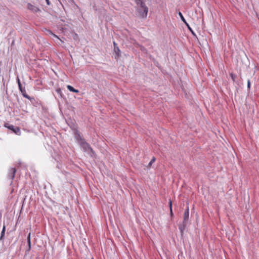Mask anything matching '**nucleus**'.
<instances>
[{
  "mask_svg": "<svg viewBox=\"0 0 259 259\" xmlns=\"http://www.w3.org/2000/svg\"><path fill=\"white\" fill-rule=\"evenodd\" d=\"M75 139L84 152H87L92 157L95 156L96 153L95 151L90 145L86 142L85 139L81 137L79 133H77L75 134Z\"/></svg>",
  "mask_w": 259,
  "mask_h": 259,
  "instance_id": "nucleus-1",
  "label": "nucleus"
},
{
  "mask_svg": "<svg viewBox=\"0 0 259 259\" xmlns=\"http://www.w3.org/2000/svg\"><path fill=\"white\" fill-rule=\"evenodd\" d=\"M5 126L9 128V130H11L15 134L17 135H20V130L19 127H15L12 124H9V123H5Z\"/></svg>",
  "mask_w": 259,
  "mask_h": 259,
  "instance_id": "nucleus-2",
  "label": "nucleus"
},
{
  "mask_svg": "<svg viewBox=\"0 0 259 259\" xmlns=\"http://www.w3.org/2000/svg\"><path fill=\"white\" fill-rule=\"evenodd\" d=\"M139 5L141 7V8L143 9V16L145 17L147 16L148 8L146 6L145 3L142 1Z\"/></svg>",
  "mask_w": 259,
  "mask_h": 259,
  "instance_id": "nucleus-3",
  "label": "nucleus"
},
{
  "mask_svg": "<svg viewBox=\"0 0 259 259\" xmlns=\"http://www.w3.org/2000/svg\"><path fill=\"white\" fill-rule=\"evenodd\" d=\"M16 172V169L15 168H11L9 169L8 177L11 180H12L14 177Z\"/></svg>",
  "mask_w": 259,
  "mask_h": 259,
  "instance_id": "nucleus-4",
  "label": "nucleus"
},
{
  "mask_svg": "<svg viewBox=\"0 0 259 259\" xmlns=\"http://www.w3.org/2000/svg\"><path fill=\"white\" fill-rule=\"evenodd\" d=\"M189 216V207L187 205V208L185 209L183 215V221L184 222H188Z\"/></svg>",
  "mask_w": 259,
  "mask_h": 259,
  "instance_id": "nucleus-5",
  "label": "nucleus"
},
{
  "mask_svg": "<svg viewBox=\"0 0 259 259\" xmlns=\"http://www.w3.org/2000/svg\"><path fill=\"white\" fill-rule=\"evenodd\" d=\"M27 8L34 13H37V12L40 11L39 8L29 3L27 5Z\"/></svg>",
  "mask_w": 259,
  "mask_h": 259,
  "instance_id": "nucleus-6",
  "label": "nucleus"
},
{
  "mask_svg": "<svg viewBox=\"0 0 259 259\" xmlns=\"http://www.w3.org/2000/svg\"><path fill=\"white\" fill-rule=\"evenodd\" d=\"M187 223L188 222H184L183 221L182 223L179 225V229L180 230L182 235L186 229Z\"/></svg>",
  "mask_w": 259,
  "mask_h": 259,
  "instance_id": "nucleus-7",
  "label": "nucleus"
},
{
  "mask_svg": "<svg viewBox=\"0 0 259 259\" xmlns=\"http://www.w3.org/2000/svg\"><path fill=\"white\" fill-rule=\"evenodd\" d=\"M114 51L116 54V56L115 57V59L116 60H118V59L120 57L121 54H120V50H119V48L118 47H116L115 48H114Z\"/></svg>",
  "mask_w": 259,
  "mask_h": 259,
  "instance_id": "nucleus-8",
  "label": "nucleus"
},
{
  "mask_svg": "<svg viewBox=\"0 0 259 259\" xmlns=\"http://www.w3.org/2000/svg\"><path fill=\"white\" fill-rule=\"evenodd\" d=\"M137 12L138 14V16H139L142 18H144V19H145L147 18V16H146L145 17L143 16V9L141 8V7L138 8L137 9Z\"/></svg>",
  "mask_w": 259,
  "mask_h": 259,
  "instance_id": "nucleus-9",
  "label": "nucleus"
},
{
  "mask_svg": "<svg viewBox=\"0 0 259 259\" xmlns=\"http://www.w3.org/2000/svg\"><path fill=\"white\" fill-rule=\"evenodd\" d=\"M30 235H31V233H29L27 236V243H28V248L26 250V251H28L30 250V249H31Z\"/></svg>",
  "mask_w": 259,
  "mask_h": 259,
  "instance_id": "nucleus-10",
  "label": "nucleus"
},
{
  "mask_svg": "<svg viewBox=\"0 0 259 259\" xmlns=\"http://www.w3.org/2000/svg\"><path fill=\"white\" fill-rule=\"evenodd\" d=\"M67 89L72 92L75 93H78L79 91L78 90L75 89L73 87H72L70 85H68L67 86Z\"/></svg>",
  "mask_w": 259,
  "mask_h": 259,
  "instance_id": "nucleus-11",
  "label": "nucleus"
},
{
  "mask_svg": "<svg viewBox=\"0 0 259 259\" xmlns=\"http://www.w3.org/2000/svg\"><path fill=\"white\" fill-rule=\"evenodd\" d=\"M22 96L25 98H29V96L26 94L25 89L24 88L22 90L20 91Z\"/></svg>",
  "mask_w": 259,
  "mask_h": 259,
  "instance_id": "nucleus-12",
  "label": "nucleus"
},
{
  "mask_svg": "<svg viewBox=\"0 0 259 259\" xmlns=\"http://www.w3.org/2000/svg\"><path fill=\"white\" fill-rule=\"evenodd\" d=\"M178 15L179 16H180L181 19L182 20V21L185 23V24H186V20H185V18L184 17L183 14H182V13L181 12H179L178 13Z\"/></svg>",
  "mask_w": 259,
  "mask_h": 259,
  "instance_id": "nucleus-13",
  "label": "nucleus"
},
{
  "mask_svg": "<svg viewBox=\"0 0 259 259\" xmlns=\"http://www.w3.org/2000/svg\"><path fill=\"white\" fill-rule=\"evenodd\" d=\"M5 234V232H4V231H2L1 232V236H0V240L2 242H4V241Z\"/></svg>",
  "mask_w": 259,
  "mask_h": 259,
  "instance_id": "nucleus-14",
  "label": "nucleus"
},
{
  "mask_svg": "<svg viewBox=\"0 0 259 259\" xmlns=\"http://www.w3.org/2000/svg\"><path fill=\"white\" fill-rule=\"evenodd\" d=\"M48 32L49 34H51L52 35H53V36H54L55 37H56L58 39H59V40H61V39L58 37V36L57 35H56V34H54L52 31L51 30H48Z\"/></svg>",
  "mask_w": 259,
  "mask_h": 259,
  "instance_id": "nucleus-15",
  "label": "nucleus"
},
{
  "mask_svg": "<svg viewBox=\"0 0 259 259\" xmlns=\"http://www.w3.org/2000/svg\"><path fill=\"white\" fill-rule=\"evenodd\" d=\"M29 98H27L28 100L30 101L31 102L33 103V101H35V99L33 97H31L29 96Z\"/></svg>",
  "mask_w": 259,
  "mask_h": 259,
  "instance_id": "nucleus-16",
  "label": "nucleus"
},
{
  "mask_svg": "<svg viewBox=\"0 0 259 259\" xmlns=\"http://www.w3.org/2000/svg\"><path fill=\"white\" fill-rule=\"evenodd\" d=\"M185 25L187 26L188 29L191 31V32H192V28L190 27V26H189V25L188 24V23L187 22H186V24H185Z\"/></svg>",
  "mask_w": 259,
  "mask_h": 259,
  "instance_id": "nucleus-17",
  "label": "nucleus"
},
{
  "mask_svg": "<svg viewBox=\"0 0 259 259\" xmlns=\"http://www.w3.org/2000/svg\"><path fill=\"white\" fill-rule=\"evenodd\" d=\"M56 92H57L58 94H59V95H61L62 91H61V90L60 89H57L56 90Z\"/></svg>",
  "mask_w": 259,
  "mask_h": 259,
  "instance_id": "nucleus-18",
  "label": "nucleus"
},
{
  "mask_svg": "<svg viewBox=\"0 0 259 259\" xmlns=\"http://www.w3.org/2000/svg\"><path fill=\"white\" fill-rule=\"evenodd\" d=\"M155 160V158L154 157H153V158L151 160L150 162L149 163V165H150L152 164V163L154 162Z\"/></svg>",
  "mask_w": 259,
  "mask_h": 259,
  "instance_id": "nucleus-19",
  "label": "nucleus"
},
{
  "mask_svg": "<svg viewBox=\"0 0 259 259\" xmlns=\"http://www.w3.org/2000/svg\"><path fill=\"white\" fill-rule=\"evenodd\" d=\"M136 4L137 5H139L140 4V3L142 1V0H135Z\"/></svg>",
  "mask_w": 259,
  "mask_h": 259,
  "instance_id": "nucleus-20",
  "label": "nucleus"
},
{
  "mask_svg": "<svg viewBox=\"0 0 259 259\" xmlns=\"http://www.w3.org/2000/svg\"><path fill=\"white\" fill-rule=\"evenodd\" d=\"M18 87H19V89L20 91L22 90V89H23L24 88H25L24 87H23L22 84H19L18 85Z\"/></svg>",
  "mask_w": 259,
  "mask_h": 259,
  "instance_id": "nucleus-21",
  "label": "nucleus"
},
{
  "mask_svg": "<svg viewBox=\"0 0 259 259\" xmlns=\"http://www.w3.org/2000/svg\"><path fill=\"white\" fill-rule=\"evenodd\" d=\"M17 82L18 83V85L21 84V82H20V80L19 77H17Z\"/></svg>",
  "mask_w": 259,
  "mask_h": 259,
  "instance_id": "nucleus-22",
  "label": "nucleus"
},
{
  "mask_svg": "<svg viewBox=\"0 0 259 259\" xmlns=\"http://www.w3.org/2000/svg\"><path fill=\"white\" fill-rule=\"evenodd\" d=\"M168 204H169V209H172V202H171V200L169 201Z\"/></svg>",
  "mask_w": 259,
  "mask_h": 259,
  "instance_id": "nucleus-23",
  "label": "nucleus"
},
{
  "mask_svg": "<svg viewBox=\"0 0 259 259\" xmlns=\"http://www.w3.org/2000/svg\"><path fill=\"white\" fill-rule=\"evenodd\" d=\"M250 82L249 80H248L247 81V88L250 89Z\"/></svg>",
  "mask_w": 259,
  "mask_h": 259,
  "instance_id": "nucleus-24",
  "label": "nucleus"
},
{
  "mask_svg": "<svg viewBox=\"0 0 259 259\" xmlns=\"http://www.w3.org/2000/svg\"><path fill=\"white\" fill-rule=\"evenodd\" d=\"M45 1H46V3H47V4L48 5H50V2L49 0H45Z\"/></svg>",
  "mask_w": 259,
  "mask_h": 259,
  "instance_id": "nucleus-25",
  "label": "nucleus"
},
{
  "mask_svg": "<svg viewBox=\"0 0 259 259\" xmlns=\"http://www.w3.org/2000/svg\"><path fill=\"white\" fill-rule=\"evenodd\" d=\"M114 48H115L116 47H118L117 44L114 41L113 42Z\"/></svg>",
  "mask_w": 259,
  "mask_h": 259,
  "instance_id": "nucleus-26",
  "label": "nucleus"
},
{
  "mask_svg": "<svg viewBox=\"0 0 259 259\" xmlns=\"http://www.w3.org/2000/svg\"><path fill=\"white\" fill-rule=\"evenodd\" d=\"M2 231H6V226L5 225L3 226V229Z\"/></svg>",
  "mask_w": 259,
  "mask_h": 259,
  "instance_id": "nucleus-27",
  "label": "nucleus"
},
{
  "mask_svg": "<svg viewBox=\"0 0 259 259\" xmlns=\"http://www.w3.org/2000/svg\"><path fill=\"white\" fill-rule=\"evenodd\" d=\"M170 215H171V216H172V215H173V212H172V209H170Z\"/></svg>",
  "mask_w": 259,
  "mask_h": 259,
  "instance_id": "nucleus-28",
  "label": "nucleus"
},
{
  "mask_svg": "<svg viewBox=\"0 0 259 259\" xmlns=\"http://www.w3.org/2000/svg\"><path fill=\"white\" fill-rule=\"evenodd\" d=\"M141 50L142 51H144V50H145L144 47H143V46H141Z\"/></svg>",
  "mask_w": 259,
  "mask_h": 259,
  "instance_id": "nucleus-29",
  "label": "nucleus"
},
{
  "mask_svg": "<svg viewBox=\"0 0 259 259\" xmlns=\"http://www.w3.org/2000/svg\"><path fill=\"white\" fill-rule=\"evenodd\" d=\"M231 77H232V78L233 79V80H234V76H233V74H231Z\"/></svg>",
  "mask_w": 259,
  "mask_h": 259,
  "instance_id": "nucleus-30",
  "label": "nucleus"
},
{
  "mask_svg": "<svg viewBox=\"0 0 259 259\" xmlns=\"http://www.w3.org/2000/svg\"><path fill=\"white\" fill-rule=\"evenodd\" d=\"M192 32V33L193 35H195V33H194V31H193V30H192V32Z\"/></svg>",
  "mask_w": 259,
  "mask_h": 259,
  "instance_id": "nucleus-31",
  "label": "nucleus"
}]
</instances>
